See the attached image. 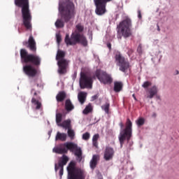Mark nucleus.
I'll return each instance as SVG.
<instances>
[{
	"mask_svg": "<svg viewBox=\"0 0 179 179\" xmlns=\"http://www.w3.org/2000/svg\"><path fill=\"white\" fill-rule=\"evenodd\" d=\"M83 30H85V27L81 24H78L76 26L75 31L71 34V37H69V34H66L64 43H66V45H76V44H81L83 47H87V38L85 36L83 33Z\"/></svg>",
	"mask_w": 179,
	"mask_h": 179,
	"instance_id": "nucleus-1",
	"label": "nucleus"
},
{
	"mask_svg": "<svg viewBox=\"0 0 179 179\" xmlns=\"http://www.w3.org/2000/svg\"><path fill=\"white\" fill-rule=\"evenodd\" d=\"M15 6L21 8V13L22 17V24L26 30L31 31L33 26L31 24V12H30V6L29 0H14Z\"/></svg>",
	"mask_w": 179,
	"mask_h": 179,
	"instance_id": "nucleus-2",
	"label": "nucleus"
},
{
	"mask_svg": "<svg viewBox=\"0 0 179 179\" xmlns=\"http://www.w3.org/2000/svg\"><path fill=\"white\" fill-rule=\"evenodd\" d=\"M62 146L64 147L54 148L53 152H55V153H57L58 155H65L68 153L69 150H70V152L74 153L75 156H76L77 160L79 162V163L82 162V159H83V152H82V148L78 147V144L73 142H67L64 143Z\"/></svg>",
	"mask_w": 179,
	"mask_h": 179,
	"instance_id": "nucleus-3",
	"label": "nucleus"
},
{
	"mask_svg": "<svg viewBox=\"0 0 179 179\" xmlns=\"http://www.w3.org/2000/svg\"><path fill=\"white\" fill-rule=\"evenodd\" d=\"M59 10L61 12L62 19H63L64 23H68L76 15L75 4L71 0H66L63 3H59Z\"/></svg>",
	"mask_w": 179,
	"mask_h": 179,
	"instance_id": "nucleus-4",
	"label": "nucleus"
},
{
	"mask_svg": "<svg viewBox=\"0 0 179 179\" xmlns=\"http://www.w3.org/2000/svg\"><path fill=\"white\" fill-rule=\"evenodd\" d=\"M20 55L22 64H31L34 66H40L41 65V57L37 55L29 54L26 49H21Z\"/></svg>",
	"mask_w": 179,
	"mask_h": 179,
	"instance_id": "nucleus-5",
	"label": "nucleus"
},
{
	"mask_svg": "<svg viewBox=\"0 0 179 179\" xmlns=\"http://www.w3.org/2000/svg\"><path fill=\"white\" fill-rule=\"evenodd\" d=\"M68 179H85L86 178V172L85 170L76 168V164L71 162L67 166Z\"/></svg>",
	"mask_w": 179,
	"mask_h": 179,
	"instance_id": "nucleus-6",
	"label": "nucleus"
},
{
	"mask_svg": "<svg viewBox=\"0 0 179 179\" xmlns=\"http://www.w3.org/2000/svg\"><path fill=\"white\" fill-rule=\"evenodd\" d=\"M117 29L120 30L121 34L124 38H128L132 36V20L129 17H126L117 26Z\"/></svg>",
	"mask_w": 179,
	"mask_h": 179,
	"instance_id": "nucleus-7",
	"label": "nucleus"
},
{
	"mask_svg": "<svg viewBox=\"0 0 179 179\" xmlns=\"http://www.w3.org/2000/svg\"><path fill=\"white\" fill-rule=\"evenodd\" d=\"M56 59L58 61V73L59 75H66L68 72V67L69 66V61L65 59V52L58 50L56 55Z\"/></svg>",
	"mask_w": 179,
	"mask_h": 179,
	"instance_id": "nucleus-8",
	"label": "nucleus"
},
{
	"mask_svg": "<svg viewBox=\"0 0 179 179\" xmlns=\"http://www.w3.org/2000/svg\"><path fill=\"white\" fill-rule=\"evenodd\" d=\"M131 136H132V122H131V120L127 119L126 127L120 131L119 135L120 148H122L126 140L127 142L131 140Z\"/></svg>",
	"mask_w": 179,
	"mask_h": 179,
	"instance_id": "nucleus-9",
	"label": "nucleus"
},
{
	"mask_svg": "<svg viewBox=\"0 0 179 179\" xmlns=\"http://www.w3.org/2000/svg\"><path fill=\"white\" fill-rule=\"evenodd\" d=\"M93 78L85 73H80V89H92Z\"/></svg>",
	"mask_w": 179,
	"mask_h": 179,
	"instance_id": "nucleus-10",
	"label": "nucleus"
},
{
	"mask_svg": "<svg viewBox=\"0 0 179 179\" xmlns=\"http://www.w3.org/2000/svg\"><path fill=\"white\" fill-rule=\"evenodd\" d=\"M113 0H94V3L96 6L95 13L98 15V16H103L107 10L106 7L107 6L108 2H111Z\"/></svg>",
	"mask_w": 179,
	"mask_h": 179,
	"instance_id": "nucleus-11",
	"label": "nucleus"
},
{
	"mask_svg": "<svg viewBox=\"0 0 179 179\" xmlns=\"http://www.w3.org/2000/svg\"><path fill=\"white\" fill-rule=\"evenodd\" d=\"M115 58L118 66H120V71L122 72H126L129 69V62L128 61V59H125L121 53H117Z\"/></svg>",
	"mask_w": 179,
	"mask_h": 179,
	"instance_id": "nucleus-12",
	"label": "nucleus"
},
{
	"mask_svg": "<svg viewBox=\"0 0 179 179\" xmlns=\"http://www.w3.org/2000/svg\"><path fill=\"white\" fill-rule=\"evenodd\" d=\"M115 58L118 66H120V71L122 72H126L129 69V62L128 61V59H125L121 53H117Z\"/></svg>",
	"mask_w": 179,
	"mask_h": 179,
	"instance_id": "nucleus-13",
	"label": "nucleus"
},
{
	"mask_svg": "<svg viewBox=\"0 0 179 179\" xmlns=\"http://www.w3.org/2000/svg\"><path fill=\"white\" fill-rule=\"evenodd\" d=\"M95 76L99 80L101 83H103V85H111V83H113V78L106 71L98 69L95 72Z\"/></svg>",
	"mask_w": 179,
	"mask_h": 179,
	"instance_id": "nucleus-14",
	"label": "nucleus"
},
{
	"mask_svg": "<svg viewBox=\"0 0 179 179\" xmlns=\"http://www.w3.org/2000/svg\"><path fill=\"white\" fill-rule=\"evenodd\" d=\"M69 162V157L68 156L63 155L62 157L59 159L58 164H55V170L56 173L58 171V169L60 168L59 174L62 178L64 176V166H66V163Z\"/></svg>",
	"mask_w": 179,
	"mask_h": 179,
	"instance_id": "nucleus-15",
	"label": "nucleus"
},
{
	"mask_svg": "<svg viewBox=\"0 0 179 179\" xmlns=\"http://www.w3.org/2000/svg\"><path fill=\"white\" fill-rule=\"evenodd\" d=\"M22 44L27 47V48H29L31 52H37V43H36V40H34L33 35H30L28 41H24Z\"/></svg>",
	"mask_w": 179,
	"mask_h": 179,
	"instance_id": "nucleus-16",
	"label": "nucleus"
},
{
	"mask_svg": "<svg viewBox=\"0 0 179 179\" xmlns=\"http://www.w3.org/2000/svg\"><path fill=\"white\" fill-rule=\"evenodd\" d=\"M23 72L29 78H34L37 75V69L31 64H26L23 66Z\"/></svg>",
	"mask_w": 179,
	"mask_h": 179,
	"instance_id": "nucleus-17",
	"label": "nucleus"
},
{
	"mask_svg": "<svg viewBox=\"0 0 179 179\" xmlns=\"http://www.w3.org/2000/svg\"><path fill=\"white\" fill-rule=\"evenodd\" d=\"M31 93H34V97L31 99V103L36 106V110H40V108H41V102L38 101V100H40V96L37 95V92H36V90L34 89L31 90Z\"/></svg>",
	"mask_w": 179,
	"mask_h": 179,
	"instance_id": "nucleus-18",
	"label": "nucleus"
},
{
	"mask_svg": "<svg viewBox=\"0 0 179 179\" xmlns=\"http://www.w3.org/2000/svg\"><path fill=\"white\" fill-rule=\"evenodd\" d=\"M114 157V149L111 147H106L103 158L108 162Z\"/></svg>",
	"mask_w": 179,
	"mask_h": 179,
	"instance_id": "nucleus-19",
	"label": "nucleus"
},
{
	"mask_svg": "<svg viewBox=\"0 0 179 179\" xmlns=\"http://www.w3.org/2000/svg\"><path fill=\"white\" fill-rule=\"evenodd\" d=\"M99 160H100V156L97 155H94L92 156V159L90 162V168L92 170H94V169H96V166H97V162H99Z\"/></svg>",
	"mask_w": 179,
	"mask_h": 179,
	"instance_id": "nucleus-20",
	"label": "nucleus"
},
{
	"mask_svg": "<svg viewBox=\"0 0 179 179\" xmlns=\"http://www.w3.org/2000/svg\"><path fill=\"white\" fill-rule=\"evenodd\" d=\"M149 95L147 96V99H153L156 94H157V87L154 85L148 89Z\"/></svg>",
	"mask_w": 179,
	"mask_h": 179,
	"instance_id": "nucleus-21",
	"label": "nucleus"
},
{
	"mask_svg": "<svg viewBox=\"0 0 179 179\" xmlns=\"http://www.w3.org/2000/svg\"><path fill=\"white\" fill-rule=\"evenodd\" d=\"M122 87H124V84L120 81H115L114 83L113 90L115 93H120L121 90H122Z\"/></svg>",
	"mask_w": 179,
	"mask_h": 179,
	"instance_id": "nucleus-22",
	"label": "nucleus"
},
{
	"mask_svg": "<svg viewBox=\"0 0 179 179\" xmlns=\"http://www.w3.org/2000/svg\"><path fill=\"white\" fill-rule=\"evenodd\" d=\"M66 99V92L65 91L59 92L56 96V100L58 103H62Z\"/></svg>",
	"mask_w": 179,
	"mask_h": 179,
	"instance_id": "nucleus-23",
	"label": "nucleus"
},
{
	"mask_svg": "<svg viewBox=\"0 0 179 179\" xmlns=\"http://www.w3.org/2000/svg\"><path fill=\"white\" fill-rule=\"evenodd\" d=\"M66 138H68L66 134L57 131L55 136V141H61L62 142H65V141H66Z\"/></svg>",
	"mask_w": 179,
	"mask_h": 179,
	"instance_id": "nucleus-24",
	"label": "nucleus"
},
{
	"mask_svg": "<svg viewBox=\"0 0 179 179\" xmlns=\"http://www.w3.org/2000/svg\"><path fill=\"white\" fill-rule=\"evenodd\" d=\"M87 96V93L85 92H80L78 93V99L80 104H84L86 101V97Z\"/></svg>",
	"mask_w": 179,
	"mask_h": 179,
	"instance_id": "nucleus-25",
	"label": "nucleus"
},
{
	"mask_svg": "<svg viewBox=\"0 0 179 179\" xmlns=\"http://www.w3.org/2000/svg\"><path fill=\"white\" fill-rule=\"evenodd\" d=\"M59 127H62L64 129H70L72 128V125L71 124V120H66L62 122L59 124Z\"/></svg>",
	"mask_w": 179,
	"mask_h": 179,
	"instance_id": "nucleus-26",
	"label": "nucleus"
},
{
	"mask_svg": "<svg viewBox=\"0 0 179 179\" xmlns=\"http://www.w3.org/2000/svg\"><path fill=\"white\" fill-rule=\"evenodd\" d=\"M75 108V106L72 103V101H71V99H66L65 101V110H66L68 112L72 111Z\"/></svg>",
	"mask_w": 179,
	"mask_h": 179,
	"instance_id": "nucleus-27",
	"label": "nucleus"
},
{
	"mask_svg": "<svg viewBox=\"0 0 179 179\" xmlns=\"http://www.w3.org/2000/svg\"><path fill=\"white\" fill-rule=\"evenodd\" d=\"M99 138H100V135H99V134H94L92 137V145L95 148H98L99 146V142H97L99 141Z\"/></svg>",
	"mask_w": 179,
	"mask_h": 179,
	"instance_id": "nucleus-28",
	"label": "nucleus"
},
{
	"mask_svg": "<svg viewBox=\"0 0 179 179\" xmlns=\"http://www.w3.org/2000/svg\"><path fill=\"white\" fill-rule=\"evenodd\" d=\"M57 29H62L65 26V23L61 19H57L55 23Z\"/></svg>",
	"mask_w": 179,
	"mask_h": 179,
	"instance_id": "nucleus-29",
	"label": "nucleus"
},
{
	"mask_svg": "<svg viewBox=\"0 0 179 179\" xmlns=\"http://www.w3.org/2000/svg\"><path fill=\"white\" fill-rule=\"evenodd\" d=\"M93 111V108L92 107V104L89 103L85 108L83 110V113L85 115H87L90 113H92Z\"/></svg>",
	"mask_w": 179,
	"mask_h": 179,
	"instance_id": "nucleus-30",
	"label": "nucleus"
},
{
	"mask_svg": "<svg viewBox=\"0 0 179 179\" xmlns=\"http://www.w3.org/2000/svg\"><path fill=\"white\" fill-rule=\"evenodd\" d=\"M101 108L105 111L106 114H110V103H106L101 106Z\"/></svg>",
	"mask_w": 179,
	"mask_h": 179,
	"instance_id": "nucleus-31",
	"label": "nucleus"
},
{
	"mask_svg": "<svg viewBox=\"0 0 179 179\" xmlns=\"http://www.w3.org/2000/svg\"><path fill=\"white\" fill-rule=\"evenodd\" d=\"M62 122V113H58L56 114V123L59 125Z\"/></svg>",
	"mask_w": 179,
	"mask_h": 179,
	"instance_id": "nucleus-32",
	"label": "nucleus"
},
{
	"mask_svg": "<svg viewBox=\"0 0 179 179\" xmlns=\"http://www.w3.org/2000/svg\"><path fill=\"white\" fill-rule=\"evenodd\" d=\"M67 134L68 136H69L71 139H73L75 138V131H73L72 128L68 129Z\"/></svg>",
	"mask_w": 179,
	"mask_h": 179,
	"instance_id": "nucleus-33",
	"label": "nucleus"
},
{
	"mask_svg": "<svg viewBox=\"0 0 179 179\" xmlns=\"http://www.w3.org/2000/svg\"><path fill=\"white\" fill-rule=\"evenodd\" d=\"M138 127H142L145 124V119L143 117H140L138 120L136 121Z\"/></svg>",
	"mask_w": 179,
	"mask_h": 179,
	"instance_id": "nucleus-34",
	"label": "nucleus"
},
{
	"mask_svg": "<svg viewBox=\"0 0 179 179\" xmlns=\"http://www.w3.org/2000/svg\"><path fill=\"white\" fill-rule=\"evenodd\" d=\"M83 139H84V141H89V139H90V134L89 132H86L83 134Z\"/></svg>",
	"mask_w": 179,
	"mask_h": 179,
	"instance_id": "nucleus-35",
	"label": "nucleus"
},
{
	"mask_svg": "<svg viewBox=\"0 0 179 179\" xmlns=\"http://www.w3.org/2000/svg\"><path fill=\"white\" fill-rule=\"evenodd\" d=\"M56 38H57V43L58 45H59V44H61V41H62V37L61 36V34H57Z\"/></svg>",
	"mask_w": 179,
	"mask_h": 179,
	"instance_id": "nucleus-36",
	"label": "nucleus"
},
{
	"mask_svg": "<svg viewBox=\"0 0 179 179\" xmlns=\"http://www.w3.org/2000/svg\"><path fill=\"white\" fill-rule=\"evenodd\" d=\"M149 86H152V83L149 81H145L142 85L144 89H147Z\"/></svg>",
	"mask_w": 179,
	"mask_h": 179,
	"instance_id": "nucleus-37",
	"label": "nucleus"
},
{
	"mask_svg": "<svg viewBox=\"0 0 179 179\" xmlns=\"http://www.w3.org/2000/svg\"><path fill=\"white\" fill-rule=\"evenodd\" d=\"M137 52L140 55H142V45H138L137 48Z\"/></svg>",
	"mask_w": 179,
	"mask_h": 179,
	"instance_id": "nucleus-38",
	"label": "nucleus"
},
{
	"mask_svg": "<svg viewBox=\"0 0 179 179\" xmlns=\"http://www.w3.org/2000/svg\"><path fill=\"white\" fill-rule=\"evenodd\" d=\"M138 19H142V13H141V10H138Z\"/></svg>",
	"mask_w": 179,
	"mask_h": 179,
	"instance_id": "nucleus-39",
	"label": "nucleus"
},
{
	"mask_svg": "<svg viewBox=\"0 0 179 179\" xmlns=\"http://www.w3.org/2000/svg\"><path fill=\"white\" fill-rule=\"evenodd\" d=\"M107 47H108V48L109 49V50L111 51V43H107Z\"/></svg>",
	"mask_w": 179,
	"mask_h": 179,
	"instance_id": "nucleus-40",
	"label": "nucleus"
},
{
	"mask_svg": "<svg viewBox=\"0 0 179 179\" xmlns=\"http://www.w3.org/2000/svg\"><path fill=\"white\" fill-rule=\"evenodd\" d=\"M119 125H120V128H122V129L124 128V123L120 122Z\"/></svg>",
	"mask_w": 179,
	"mask_h": 179,
	"instance_id": "nucleus-41",
	"label": "nucleus"
},
{
	"mask_svg": "<svg viewBox=\"0 0 179 179\" xmlns=\"http://www.w3.org/2000/svg\"><path fill=\"white\" fill-rule=\"evenodd\" d=\"M132 96L134 97V100H136H136H138V99H136V96H135V94H133Z\"/></svg>",
	"mask_w": 179,
	"mask_h": 179,
	"instance_id": "nucleus-42",
	"label": "nucleus"
},
{
	"mask_svg": "<svg viewBox=\"0 0 179 179\" xmlns=\"http://www.w3.org/2000/svg\"><path fill=\"white\" fill-rule=\"evenodd\" d=\"M157 30L158 31H160V27H159V25H157Z\"/></svg>",
	"mask_w": 179,
	"mask_h": 179,
	"instance_id": "nucleus-43",
	"label": "nucleus"
},
{
	"mask_svg": "<svg viewBox=\"0 0 179 179\" xmlns=\"http://www.w3.org/2000/svg\"><path fill=\"white\" fill-rule=\"evenodd\" d=\"M18 33H20V29H18Z\"/></svg>",
	"mask_w": 179,
	"mask_h": 179,
	"instance_id": "nucleus-44",
	"label": "nucleus"
},
{
	"mask_svg": "<svg viewBox=\"0 0 179 179\" xmlns=\"http://www.w3.org/2000/svg\"><path fill=\"white\" fill-rule=\"evenodd\" d=\"M131 52H132V50H131Z\"/></svg>",
	"mask_w": 179,
	"mask_h": 179,
	"instance_id": "nucleus-45",
	"label": "nucleus"
},
{
	"mask_svg": "<svg viewBox=\"0 0 179 179\" xmlns=\"http://www.w3.org/2000/svg\"><path fill=\"white\" fill-rule=\"evenodd\" d=\"M37 86H38V84H37Z\"/></svg>",
	"mask_w": 179,
	"mask_h": 179,
	"instance_id": "nucleus-46",
	"label": "nucleus"
}]
</instances>
